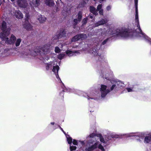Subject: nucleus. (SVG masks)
Segmentation results:
<instances>
[{"instance_id":"1","label":"nucleus","mask_w":151,"mask_h":151,"mask_svg":"<svg viewBox=\"0 0 151 151\" xmlns=\"http://www.w3.org/2000/svg\"><path fill=\"white\" fill-rule=\"evenodd\" d=\"M97 35L99 37L95 38L93 40L94 43L92 45V48L89 52L93 55L96 59L98 58L99 61L102 63H105L106 66H104L102 68L99 73L102 77L109 79L108 76L109 74L112 75L113 73L110 69L105 57L103 55L99 54V50L100 49V47H101L102 45L106 44L110 37L116 36L126 38L129 35V33L127 30L124 28H119L115 29L114 27H109L107 29L104 28L98 29Z\"/></svg>"},{"instance_id":"2","label":"nucleus","mask_w":151,"mask_h":151,"mask_svg":"<svg viewBox=\"0 0 151 151\" xmlns=\"http://www.w3.org/2000/svg\"><path fill=\"white\" fill-rule=\"evenodd\" d=\"M90 137L91 139L88 141L86 145V151H92L97 147L102 151H104V147L98 140L99 139L103 145L106 146L109 145L113 141L114 138H118L119 136L112 133L109 135H105L103 137L101 134H99L96 136L95 134L93 133L90 134Z\"/></svg>"},{"instance_id":"3","label":"nucleus","mask_w":151,"mask_h":151,"mask_svg":"<svg viewBox=\"0 0 151 151\" xmlns=\"http://www.w3.org/2000/svg\"><path fill=\"white\" fill-rule=\"evenodd\" d=\"M111 83L112 84L111 86V85L106 86L101 85L100 88V93L97 91H88L87 93H83V96L88 100L93 99L98 100L100 99V96L102 98H104L110 91L113 90L115 91H118L124 86V83L120 81H115L114 83Z\"/></svg>"},{"instance_id":"4","label":"nucleus","mask_w":151,"mask_h":151,"mask_svg":"<svg viewBox=\"0 0 151 151\" xmlns=\"http://www.w3.org/2000/svg\"><path fill=\"white\" fill-rule=\"evenodd\" d=\"M134 1L136 11L135 19V22L137 24V26L135 27V29H134L133 30L132 32H130L128 29L124 27H122V28H124L127 30V32L129 33V35L127 37L134 36L138 38H141L142 39H144L147 42L151 45V39L142 32L140 28L139 24L138 13V0H134Z\"/></svg>"},{"instance_id":"5","label":"nucleus","mask_w":151,"mask_h":151,"mask_svg":"<svg viewBox=\"0 0 151 151\" xmlns=\"http://www.w3.org/2000/svg\"><path fill=\"white\" fill-rule=\"evenodd\" d=\"M57 62L56 61H54L52 62H50L46 64V68L47 70L52 69V71L55 73L56 78L59 80V81L60 83H62L61 87L63 89V92H69L71 91V89L69 88H67L65 87L63 83H62L61 80L60 78L58 72L59 70V67L57 65Z\"/></svg>"},{"instance_id":"6","label":"nucleus","mask_w":151,"mask_h":151,"mask_svg":"<svg viewBox=\"0 0 151 151\" xmlns=\"http://www.w3.org/2000/svg\"><path fill=\"white\" fill-rule=\"evenodd\" d=\"M49 45H46L42 47H37L33 50H30L29 53L33 56H35L39 55L42 56L49 52Z\"/></svg>"},{"instance_id":"7","label":"nucleus","mask_w":151,"mask_h":151,"mask_svg":"<svg viewBox=\"0 0 151 151\" xmlns=\"http://www.w3.org/2000/svg\"><path fill=\"white\" fill-rule=\"evenodd\" d=\"M125 136L129 137H134L137 142L139 143H142L144 142V136L141 133H131L125 134Z\"/></svg>"},{"instance_id":"8","label":"nucleus","mask_w":151,"mask_h":151,"mask_svg":"<svg viewBox=\"0 0 151 151\" xmlns=\"http://www.w3.org/2000/svg\"><path fill=\"white\" fill-rule=\"evenodd\" d=\"M29 17V13H26L25 16V22L24 24V27L28 31L31 30L32 29V27L29 23L28 20Z\"/></svg>"},{"instance_id":"9","label":"nucleus","mask_w":151,"mask_h":151,"mask_svg":"<svg viewBox=\"0 0 151 151\" xmlns=\"http://www.w3.org/2000/svg\"><path fill=\"white\" fill-rule=\"evenodd\" d=\"M86 38L87 36L86 34H80L75 36L73 37L71 40V41L74 42L79 40H83L86 39Z\"/></svg>"},{"instance_id":"10","label":"nucleus","mask_w":151,"mask_h":151,"mask_svg":"<svg viewBox=\"0 0 151 151\" xmlns=\"http://www.w3.org/2000/svg\"><path fill=\"white\" fill-rule=\"evenodd\" d=\"M144 142L145 144H148L151 142V133L147 134L144 137ZM147 151H151V146Z\"/></svg>"},{"instance_id":"11","label":"nucleus","mask_w":151,"mask_h":151,"mask_svg":"<svg viewBox=\"0 0 151 151\" xmlns=\"http://www.w3.org/2000/svg\"><path fill=\"white\" fill-rule=\"evenodd\" d=\"M66 137L67 138V140L68 141V143L70 145V151L75 150L76 149V147L75 146H73L71 145V143L72 141V138L70 137L68 135L65 134Z\"/></svg>"},{"instance_id":"12","label":"nucleus","mask_w":151,"mask_h":151,"mask_svg":"<svg viewBox=\"0 0 151 151\" xmlns=\"http://www.w3.org/2000/svg\"><path fill=\"white\" fill-rule=\"evenodd\" d=\"M17 2L18 6L21 8H25L28 5L25 0H17Z\"/></svg>"},{"instance_id":"13","label":"nucleus","mask_w":151,"mask_h":151,"mask_svg":"<svg viewBox=\"0 0 151 151\" xmlns=\"http://www.w3.org/2000/svg\"><path fill=\"white\" fill-rule=\"evenodd\" d=\"M108 21V20L106 18L102 19L100 21L95 23L94 25V27H96L100 25H103L104 24L106 23Z\"/></svg>"},{"instance_id":"14","label":"nucleus","mask_w":151,"mask_h":151,"mask_svg":"<svg viewBox=\"0 0 151 151\" xmlns=\"http://www.w3.org/2000/svg\"><path fill=\"white\" fill-rule=\"evenodd\" d=\"M65 32L64 30L63 29L61 30L60 31V32H57V35L54 37V39L56 38L59 39L64 37L65 36Z\"/></svg>"},{"instance_id":"15","label":"nucleus","mask_w":151,"mask_h":151,"mask_svg":"<svg viewBox=\"0 0 151 151\" xmlns=\"http://www.w3.org/2000/svg\"><path fill=\"white\" fill-rule=\"evenodd\" d=\"M66 53L68 56L70 57L73 56H76V54L78 55L80 54V52L78 51H72L70 50H68L66 51Z\"/></svg>"},{"instance_id":"16","label":"nucleus","mask_w":151,"mask_h":151,"mask_svg":"<svg viewBox=\"0 0 151 151\" xmlns=\"http://www.w3.org/2000/svg\"><path fill=\"white\" fill-rule=\"evenodd\" d=\"M14 14V16L17 19H20L23 17L22 14L19 10L15 11Z\"/></svg>"},{"instance_id":"17","label":"nucleus","mask_w":151,"mask_h":151,"mask_svg":"<svg viewBox=\"0 0 151 151\" xmlns=\"http://www.w3.org/2000/svg\"><path fill=\"white\" fill-rule=\"evenodd\" d=\"M40 2V0H36L35 1L33 0L30 3V5L32 7H37L39 5Z\"/></svg>"},{"instance_id":"18","label":"nucleus","mask_w":151,"mask_h":151,"mask_svg":"<svg viewBox=\"0 0 151 151\" xmlns=\"http://www.w3.org/2000/svg\"><path fill=\"white\" fill-rule=\"evenodd\" d=\"M90 12L93 14L96 15L98 14V11L93 6H90Z\"/></svg>"},{"instance_id":"19","label":"nucleus","mask_w":151,"mask_h":151,"mask_svg":"<svg viewBox=\"0 0 151 151\" xmlns=\"http://www.w3.org/2000/svg\"><path fill=\"white\" fill-rule=\"evenodd\" d=\"M45 3L47 5L49 6H53L54 4L53 0H45Z\"/></svg>"},{"instance_id":"20","label":"nucleus","mask_w":151,"mask_h":151,"mask_svg":"<svg viewBox=\"0 0 151 151\" xmlns=\"http://www.w3.org/2000/svg\"><path fill=\"white\" fill-rule=\"evenodd\" d=\"M46 19L45 17L44 16L41 15H40V16H39V17L38 18V20L41 23L44 22L46 20Z\"/></svg>"},{"instance_id":"21","label":"nucleus","mask_w":151,"mask_h":151,"mask_svg":"<svg viewBox=\"0 0 151 151\" xmlns=\"http://www.w3.org/2000/svg\"><path fill=\"white\" fill-rule=\"evenodd\" d=\"M82 12L81 11H79L78 14V18L79 21H80L82 17Z\"/></svg>"},{"instance_id":"22","label":"nucleus","mask_w":151,"mask_h":151,"mask_svg":"<svg viewBox=\"0 0 151 151\" xmlns=\"http://www.w3.org/2000/svg\"><path fill=\"white\" fill-rule=\"evenodd\" d=\"M21 40L20 39H18L15 42V45L16 47L18 46L20 44Z\"/></svg>"},{"instance_id":"23","label":"nucleus","mask_w":151,"mask_h":151,"mask_svg":"<svg viewBox=\"0 0 151 151\" xmlns=\"http://www.w3.org/2000/svg\"><path fill=\"white\" fill-rule=\"evenodd\" d=\"M65 56V54L61 53L58 55V58L60 60H61Z\"/></svg>"},{"instance_id":"24","label":"nucleus","mask_w":151,"mask_h":151,"mask_svg":"<svg viewBox=\"0 0 151 151\" xmlns=\"http://www.w3.org/2000/svg\"><path fill=\"white\" fill-rule=\"evenodd\" d=\"M88 18H84L82 22V25H84L85 24H86L87 22V21L88 20Z\"/></svg>"},{"instance_id":"25","label":"nucleus","mask_w":151,"mask_h":151,"mask_svg":"<svg viewBox=\"0 0 151 151\" xmlns=\"http://www.w3.org/2000/svg\"><path fill=\"white\" fill-rule=\"evenodd\" d=\"M60 51V49L58 47H56L55 49V52L56 53H58Z\"/></svg>"},{"instance_id":"26","label":"nucleus","mask_w":151,"mask_h":151,"mask_svg":"<svg viewBox=\"0 0 151 151\" xmlns=\"http://www.w3.org/2000/svg\"><path fill=\"white\" fill-rule=\"evenodd\" d=\"M126 90H127L128 92H131L133 91L132 88H131L129 87L127 88H126Z\"/></svg>"},{"instance_id":"27","label":"nucleus","mask_w":151,"mask_h":151,"mask_svg":"<svg viewBox=\"0 0 151 151\" xmlns=\"http://www.w3.org/2000/svg\"><path fill=\"white\" fill-rule=\"evenodd\" d=\"M102 8V5L101 4H99L98 5L97 7V9L96 10H97V11H98V10H100Z\"/></svg>"},{"instance_id":"28","label":"nucleus","mask_w":151,"mask_h":151,"mask_svg":"<svg viewBox=\"0 0 151 151\" xmlns=\"http://www.w3.org/2000/svg\"><path fill=\"white\" fill-rule=\"evenodd\" d=\"M73 143L74 145H77L78 142L76 140L74 139L73 141Z\"/></svg>"},{"instance_id":"29","label":"nucleus","mask_w":151,"mask_h":151,"mask_svg":"<svg viewBox=\"0 0 151 151\" xmlns=\"http://www.w3.org/2000/svg\"><path fill=\"white\" fill-rule=\"evenodd\" d=\"M78 20L77 19H75L74 20L73 24H74V26H75L78 23Z\"/></svg>"},{"instance_id":"30","label":"nucleus","mask_w":151,"mask_h":151,"mask_svg":"<svg viewBox=\"0 0 151 151\" xmlns=\"http://www.w3.org/2000/svg\"><path fill=\"white\" fill-rule=\"evenodd\" d=\"M99 11V13L101 15H103V11L102 9H101Z\"/></svg>"},{"instance_id":"31","label":"nucleus","mask_w":151,"mask_h":151,"mask_svg":"<svg viewBox=\"0 0 151 151\" xmlns=\"http://www.w3.org/2000/svg\"><path fill=\"white\" fill-rule=\"evenodd\" d=\"M111 6H108L106 7V10L107 11H109L111 9Z\"/></svg>"},{"instance_id":"32","label":"nucleus","mask_w":151,"mask_h":151,"mask_svg":"<svg viewBox=\"0 0 151 151\" xmlns=\"http://www.w3.org/2000/svg\"><path fill=\"white\" fill-rule=\"evenodd\" d=\"M58 126L59 127V128L63 132V133L65 134V132L63 130V129L59 126L58 125Z\"/></svg>"},{"instance_id":"33","label":"nucleus","mask_w":151,"mask_h":151,"mask_svg":"<svg viewBox=\"0 0 151 151\" xmlns=\"http://www.w3.org/2000/svg\"><path fill=\"white\" fill-rule=\"evenodd\" d=\"M79 142L82 144V145H83L84 144V142L83 141H79Z\"/></svg>"},{"instance_id":"34","label":"nucleus","mask_w":151,"mask_h":151,"mask_svg":"<svg viewBox=\"0 0 151 151\" xmlns=\"http://www.w3.org/2000/svg\"><path fill=\"white\" fill-rule=\"evenodd\" d=\"M89 17H90V18L91 19H93V16L92 15H90Z\"/></svg>"},{"instance_id":"35","label":"nucleus","mask_w":151,"mask_h":151,"mask_svg":"<svg viewBox=\"0 0 151 151\" xmlns=\"http://www.w3.org/2000/svg\"><path fill=\"white\" fill-rule=\"evenodd\" d=\"M104 0H99V1L100 3H101Z\"/></svg>"},{"instance_id":"36","label":"nucleus","mask_w":151,"mask_h":151,"mask_svg":"<svg viewBox=\"0 0 151 151\" xmlns=\"http://www.w3.org/2000/svg\"><path fill=\"white\" fill-rule=\"evenodd\" d=\"M50 124L52 125H54L55 124V123L54 122H52L50 123Z\"/></svg>"},{"instance_id":"37","label":"nucleus","mask_w":151,"mask_h":151,"mask_svg":"<svg viewBox=\"0 0 151 151\" xmlns=\"http://www.w3.org/2000/svg\"><path fill=\"white\" fill-rule=\"evenodd\" d=\"M60 94L61 95H62L63 96V93H60Z\"/></svg>"},{"instance_id":"38","label":"nucleus","mask_w":151,"mask_h":151,"mask_svg":"<svg viewBox=\"0 0 151 151\" xmlns=\"http://www.w3.org/2000/svg\"><path fill=\"white\" fill-rule=\"evenodd\" d=\"M65 14H64V15L65 16V15L67 14V12L66 11H65Z\"/></svg>"},{"instance_id":"39","label":"nucleus","mask_w":151,"mask_h":151,"mask_svg":"<svg viewBox=\"0 0 151 151\" xmlns=\"http://www.w3.org/2000/svg\"><path fill=\"white\" fill-rule=\"evenodd\" d=\"M65 12V10H63L62 11V13H64V12Z\"/></svg>"},{"instance_id":"40","label":"nucleus","mask_w":151,"mask_h":151,"mask_svg":"<svg viewBox=\"0 0 151 151\" xmlns=\"http://www.w3.org/2000/svg\"><path fill=\"white\" fill-rule=\"evenodd\" d=\"M12 1H14L15 0H11Z\"/></svg>"},{"instance_id":"41","label":"nucleus","mask_w":151,"mask_h":151,"mask_svg":"<svg viewBox=\"0 0 151 151\" xmlns=\"http://www.w3.org/2000/svg\"><path fill=\"white\" fill-rule=\"evenodd\" d=\"M58 1V2L59 1H61V0H57Z\"/></svg>"},{"instance_id":"42","label":"nucleus","mask_w":151,"mask_h":151,"mask_svg":"<svg viewBox=\"0 0 151 151\" xmlns=\"http://www.w3.org/2000/svg\"><path fill=\"white\" fill-rule=\"evenodd\" d=\"M64 46V44H63V45H62V46L63 47Z\"/></svg>"},{"instance_id":"43","label":"nucleus","mask_w":151,"mask_h":151,"mask_svg":"<svg viewBox=\"0 0 151 151\" xmlns=\"http://www.w3.org/2000/svg\"><path fill=\"white\" fill-rule=\"evenodd\" d=\"M5 0H3V2H5Z\"/></svg>"},{"instance_id":"44","label":"nucleus","mask_w":151,"mask_h":151,"mask_svg":"<svg viewBox=\"0 0 151 151\" xmlns=\"http://www.w3.org/2000/svg\"><path fill=\"white\" fill-rule=\"evenodd\" d=\"M84 4H83V5H82V6H84Z\"/></svg>"},{"instance_id":"45","label":"nucleus","mask_w":151,"mask_h":151,"mask_svg":"<svg viewBox=\"0 0 151 151\" xmlns=\"http://www.w3.org/2000/svg\"><path fill=\"white\" fill-rule=\"evenodd\" d=\"M56 129V128H55L54 129Z\"/></svg>"},{"instance_id":"46","label":"nucleus","mask_w":151,"mask_h":151,"mask_svg":"<svg viewBox=\"0 0 151 151\" xmlns=\"http://www.w3.org/2000/svg\"><path fill=\"white\" fill-rule=\"evenodd\" d=\"M86 2H85V4H86Z\"/></svg>"},{"instance_id":"47","label":"nucleus","mask_w":151,"mask_h":151,"mask_svg":"<svg viewBox=\"0 0 151 151\" xmlns=\"http://www.w3.org/2000/svg\"><path fill=\"white\" fill-rule=\"evenodd\" d=\"M94 1H96V0H93Z\"/></svg>"},{"instance_id":"48","label":"nucleus","mask_w":151,"mask_h":151,"mask_svg":"<svg viewBox=\"0 0 151 151\" xmlns=\"http://www.w3.org/2000/svg\"><path fill=\"white\" fill-rule=\"evenodd\" d=\"M0 1H1V0H0Z\"/></svg>"}]
</instances>
